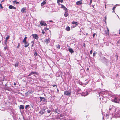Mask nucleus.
Here are the masks:
<instances>
[{
  "mask_svg": "<svg viewBox=\"0 0 120 120\" xmlns=\"http://www.w3.org/2000/svg\"><path fill=\"white\" fill-rule=\"evenodd\" d=\"M110 110H111L112 111H114L115 110V116L116 117H120V110L118 109H116L113 107L109 109Z\"/></svg>",
  "mask_w": 120,
  "mask_h": 120,
  "instance_id": "nucleus-1",
  "label": "nucleus"
},
{
  "mask_svg": "<svg viewBox=\"0 0 120 120\" xmlns=\"http://www.w3.org/2000/svg\"><path fill=\"white\" fill-rule=\"evenodd\" d=\"M47 107L45 106L44 108L41 109L39 112V113L41 115H43Z\"/></svg>",
  "mask_w": 120,
  "mask_h": 120,
  "instance_id": "nucleus-2",
  "label": "nucleus"
},
{
  "mask_svg": "<svg viewBox=\"0 0 120 120\" xmlns=\"http://www.w3.org/2000/svg\"><path fill=\"white\" fill-rule=\"evenodd\" d=\"M113 101L116 103H119L120 101V99L118 98L115 97L114 99L112 100Z\"/></svg>",
  "mask_w": 120,
  "mask_h": 120,
  "instance_id": "nucleus-3",
  "label": "nucleus"
},
{
  "mask_svg": "<svg viewBox=\"0 0 120 120\" xmlns=\"http://www.w3.org/2000/svg\"><path fill=\"white\" fill-rule=\"evenodd\" d=\"M106 98L105 97H101L100 98V100L101 101H102L104 103H106Z\"/></svg>",
  "mask_w": 120,
  "mask_h": 120,
  "instance_id": "nucleus-4",
  "label": "nucleus"
},
{
  "mask_svg": "<svg viewBox=\"0 0 120 120\" xmlns=\"http://www.w3.org/2000/svg\"><path fill=\"white\" fill-rule=\"evenodd\" d=\"M71 94V92L68 91H64V94L67 96L70 95Z\"/></svg>",
  "mask_w": 120,
  "mask_h": 120,
  "instance_id": "nucleus-5",
  "label": "nucleus"
},
{
  "mask_svg": "<svg viewBox=\"0 0 120 120\" xmlns=\"http://www.w3.org/2000/svg\"><path fill=\"white\" fill-rule=\"evenodd\" d=\"M39 98L40 99V102H41V101L43 102H45L46 100L45 97H40Z\"/></svg>",
  "mask_w": 120,
  "mask_h": 120,
  "instance_id": "nucleus-6",
  "label": "nucleus"
},
{
  "mask_svg": "<svg viewBox=\"0 0 120 120\" xmlns=\"http://www.w3.org/2000/svg\"><path fill=\"white\" fill-rule=\"evenodd\" d=\"M21 11L22 13L26 12V8L24 7L22 8L21 10Z\"/></svg>",
  "mask_w": 120,
  "mask_h": 120,
  "instance_id": "nucleus-7",
  "label": "nucleus"
},
{
  "mask_svg": "<svg viewBox=\"0 0 120 120\" xmlns=\"http://www.w3.org/2000/svg\"><path fill=\"white\" fill-rule=\"evenodd\" d=\"M32 36H33V38L36 39H38V36L36 34H33L32 35Z\"/></svg>",
  "mask_w": 120,
  "mask_h": 120,
  "instance_id": "nucleus-8",
  "label": "nucleus"
},
{
  "mask_svg": "<svg viewBox=\"0 0 120 120\" xmlns=\"http://www.w3.org/2000/svg\"><path fill=\"white\" fill-rule=\"evenodd\" d=\"M82 0H80L79 1H77L76 2V4L77 5H80L81 4H82Z\"/></svg>",
  "mask_w": 120,
  "mask_h": 120,
  "instance_id": "nucleus-9",
  "label": "nucleus"
},
{
  "mask_svg": "<svg viewBox=\"0 0 120 120\" xmlns=\"http://www.w3.org/2000/svg\"><path fill=\"white\" fill-rule=\"evenodd\" d=\"M68 50L69 51L71 54L72 53H74V51H73L72 48H69L68 49Z\"/></svg>",
  "mask_w": 120,
  "mask_h": 120,
  "instance_id": "nucleus-10",
  "label": "nucleus"
},
{
  "mask_svg": "<svg viewBox=\"0 0 120 120\" xmlns=\"http://www.w3.org/2000/svg\"><path fill=\"white\" fill-rule=\"evenodd\" d=\"M9 8L10 9H16V7H15L14 6L11 5H10L9 6Z\"/></svg>",
  "mask_w": 120,
  "mask_h": 120,
  "instance_id": "nucleus-11",
  "label": "nucleus"
},
{
  "mask_svg": "<svg viewBox=\"0 0 120 120\" xmlns=\"http://www.w3.org/2000/svg\"><path fill=\"white\" fill-rule=\"evenodd\" d=\"M24 43L25 44V45L24 46L25 47H27L29 45V43L27 42H26V43Z\"/></svg>",
  "mask_w": 120,
  "mask_h": 120,
  "instance_id": "nucleus-12",
  "label": "nucleus"
},
{
  "mask_svg": "<svg viewBox=\"0 0 120 120\" xmlns=\"http://www.w3.org/2000/svg\"><path fill=\"white\" fill-rule=\"evenodd\" d=\"M19 62H17L15 63V64L14 65L15 67H18L19 65Z\"/></svg>",
  "mask_w": 120,
  "mask_h": 120,
  "instance_id": "nucleus-13",
  "label": "nucleus"
},
{
  "mask_svg": "<svg viewBox=\"0 0 120 120\" xmlns=\"http://www.w3.org/2000/svg\"><path fill=\"white\" fill-rule=\"evenodd\" d=\"M68 15V12L67 11H65V14H64V16L65 17H67Z\"/></svg>",
  "mask_w": 120,
  "mask_h": 120,
  "instance_id": "nucleus-14",
  "label": "nucleus"
},
{
  "mask_svg": "<svg viewBox=\"0 0 120 120\" xmlns=\"http://www.w3.org/2000/svg\"><path fill=\"white\" fill-rule=\"evenodd\" d=\"M45 0L44 1H43L41 4V6H43L46 3V2L45 1V0Z\"/></svg>",
  "mask_w": 120,
  "mask_h": 120,
  "instance_id": "nucleus-15",
  "label": "nucleus"
},
{
  "mask_svg": "<svg viewBox=\"0 0 120 120\" xmlns=\"http://www.w3.org/2000/svg\"><path fill=\"white\" fill-rule=\"evenodd\" d=\"M27 38L26 37H25L24 38L23 41V42L24 43H26V39Z\"/></svg>",
  "mask_w": 120,
  "mask_h": 120,
  "instance_id": "nucleus-16",
  "label": "nucleus"
},
{
  "mask_svg": "<svg viewBox=\"0 0 120 120\" xmlns=\"http://www.w3.org/2000/svg\"><path fill=\"white\" fill-rule=\"evenodd\" d=\"M19 108L20 109H24V107L23 105H20Z\"/></svg>",
  "mask_w": 120,
  "mask_h": 120,
  "instance_id": "nucleus-17",
  "label": "nucleus"
},
{
  "mask_svg": "<svg viewBox=\"0 0 120 120\" xmlns=\"http://www.w3.org/2000/svg\"><path fill=\"white\" fill-rule=\"evenodd\" d=\"M72 24H75L76 25H78L79 24L78 23L76 22L73 21L72 22Z\"/></svg>",
  "mask_w": 120,
  "mask_h": 120,
  "instance_id": "nucleus-18",
  "label": "nucleus"
},
{
  "mask_svg": "<svg viewBox=\"0 0 120 120\" xmlns=\"http://www.w3.org/2000/svg\"><path fill=\"white\" fill-rule=\"evenodd\" d=\"M40 24L41 26H43V25L45 23V22L42 21H41L40 22Z\"/></svg>",
  "mask_w": 120,
  "mask_h": 120,
  "instance_id": "nucleus-19",
  "label": "nucleus"
},
{
  "mask_svg": "<svg viewBox=\"0 0 120 120\" xmlns=\"http://www.w3.org/2000/svg\"><path fill=\"white\" fill-rule=\"evenodd\" d=\"M66 30L68 31H69L70 30V28L68 26H67L66 28Z\"/></svg>",
  "mask_w": 120,
  "mask_h": 120,
  "instance_id": "nucleus-20",
  "label": "nucleus"
},
{
  "mask_svg": "<svg viewBox=\"0 0 120 120\" xmlns=\"http://www.w3.org/2000/svg\"><path fill=\"white\" fill-rule=\"evenodd\" d=\"M49 41V39H46L45 40V42L47 44Z\"/></svg>",
  "mask_w": 120,
  "mask_h": 120,
  "instance_id": "nucleus-21",
  "label": "nucleus"
},
{
  "mask_svg": "<svg viewBox=\"0 0 120 120\" xmlns=\"http://www.w3.org/2000/svg\"><path fill=\"white\" fill-rule=\"evenodd\" d=\"M58 108H57V109H55L54 111L55 113H58Z\"/></svg>",
  "mask_w": 120,
  "mask_h": 120,
  "instance_id": "nucleus-22",
  "label": "nucleus"
},
{
  "mask_svg": "<svg viewBox=\"0 0 120 120\" xmlns=\"http://www.w3.org/2000/svg\"><path fill=\"white\" fill-rule=\"evenodd\" d=\"M30 74H32V75L33 74L36 75L37 74V73L35 72H32L30 73Z\"/></svg>",
  "mask_w": 120,
  "mask_h": 120,
  "instance_id": "nucleus-23",
  "label": "nucleus"
},
{
  "mask_svg": "<svg viewBox=\"0 0 120 120\" xmlns=\"http://www.w3.org/2000/svg\"><path fill=\"white\" fill-rule=\"evenodd\" d=\"M63 2V0H57V3H58L59 2L62 3Z\"/></svg>",
  "mask_w": 120,
  "mask_h": 120,
  "instance_id": "nucleus-24",
  "label": "nucleus"
},
{
  "mask_svg": "<svg viewBox=\"0 0 120 120\" xmlns=\"http://www.w3.org/2000/svg\"><path fill=\"white\" fill-rule=\"evenodd\" d=\"M38 54L36 52H35L34 53V55L35 57L37 56Z\"/></svg>",
  "mask_w": 120,
  "mask_h": 120,
  "instance_id": "nucleus-25",
  "label": "nucleus"
},
{
  "mask_svg": "<svg viewBox=\"0 0 120 120\" xmlns=\"http://www.w3.org/2000/svg\"><path fill=\"white\" fill-rule=\"evenodd\" d=\"M29 105H27L25 107V109H27V108L29 107Z\"/></svg>",
  "mask_w": 120,
  "mask_h": 120,
  "instance_id": "nucleus-26",
  "label": "nucleus"
},
{
  "mask_svg": "<svg viewBox=\"0 0 120 120\" xmlns=\"http://www.w3.org/2000/svg\"><path fill=\"white\" fill-rule=\"evenodd\" d=\"M9 36H7L6 38V40H8L9 39Z\"/></svg>",
  "mask_w": 120,
  "mask_h": 120,
  "instance_id": "nucleus-27",
  "label": "nucleus"
},
{
  "mask_svg": "<svg viewBox=\"0 0 120 120\" xmlns=\"http://www.w3.org/2000/svg\"><path fill=\"white\" fill-rule=\"evenodd\" d=\"M51 111L49 109L47 110V113H50V112H51Z\"/></svg>",
  "mask_w": 120,
  "mask_h": 120,
  "instance_id": "nucleus-28",
  "label": "nucleus"
},
{
  "mask_svg": "<svg viewBox=\"0 0 120 120\" xmlns=\"http://www.w3.org/2000/svg\"><path fill=\"white\" fill-rule=\"evenodd\" d=\"M56 47L58 49H60V46L59 44L57 45H56Z\"/></svg>",
  "mask_w": 120,
  "mask_h": 120,
  "instance_id": "nucleus-29",
  "label": "nucleus"
},
{
  "mask_svg": "<svg viewBox=\"0 0 120 120\" xmlns=\"http://www.w3.org/2000/svg\"><path fill=\"white\" fill-rule=\"evenodd\" d=\"M61 8L63 9H64V8L65 7L64 5H61Z\"/></svg>",
  "mask_w": 120,
  "mask_h": 120,
  "instance_id": "nucleus-30",
  "label": "nucleus"
},
{
  "mask_svg": "<svg viewBox=\"0 0 120 120\" xmlns=\"http://www.w3.org/2000/svg\"><path fill=\"white\" fill-rule=\"evenodd\" d=\"M64 10L65 11H67L68 10V9L66 8L65 7L64 8Z\"/></svg>",
  "mask_w": 120,
  "mask_h": 120,
  "instance_id": "nucleus-31",
  "label": "nucleus"
},
{
  "mask_svg": "<svg viewBox=\"0 0 120 120\" xmlns=\"http://www.w3.org/2000/svg\"><path fill=\"white\" fill-rule=\"evenodd\" d=\"M96 52L95 53V52H94L93 54V56L94 57L95 56V55L96 54Z\"/></svg>",
  "mask_w": 120,
  "mask_h": 120,
  "instance_id": "nucleus-32",
  "label": "nucleus"
},
{
  "mask_svg": "<svg viewBox=\"0 0 120 120\" xmlns=\"http://www.w3.org/2000/svg\"><path fill=\"white\" fill-rule=\"evenodd\" d=\"M96 35V34L95 33H94L93 34V38H94V36H95Z\"/></svg>",
  "mask_w": 120,
  "mask_h": 120,
  "instance_id": "nucleus-33",
  "label": "nucleus"
},
{
  "mask_svg": "<svg viewBox=\"0 0 120 120\" xmlns=\"http://www.w3.org/2000/svg\"><path fill=\"white\" fill-rule=\"evenodd\" d=\"M7 46H5V47H4V50L5 51L6 50V49H7Z\"/></svg>",
  "mask_w": 120,
  "mask_h": 120,
  "instance_id": "nucleus-34",
  "label": "nucleus"
},
{
  "mask_svg": "<svg viewBox=\"0 0 120 120\" xmlns=\"http://www.w3.org/2000/svg\"><path fill=\"white\" fill-rule=\"evenodd\" d=\"M20 44L19 43H18V45L17 46V48H19V46H20Z\"/></svg>",
  "mask_w": 120,
  "mask_h": 120,
  "instance_id": "nucleus-35",
  "label": "nucleus"
},
{
  "mask_svg": "<svg viewBox=\"0 0 120 120\" xmlns=\"http://www.w3.org/2000/svg\"><path fill=\"white\" fill-rule=\"evenodd\" d=\"M92 0H90V1L89 3V5H90L92 3Z\"/></svg>",
  "mask_w": 120,
  "mask_h": 120,
  "instance_id": "nucleus-36",
  "label": "nucleus"
},
{
  "mask_svg": "<svg viewBox=\"0 0 120 120\" xmlns=\"http://www.w3.org/2000/svg\"><path fill=\"white\" fill-rule=\"evenodd\" d=\"M7 40H5V44H6V45L7 44Z\"/></svg>",
  "mask_w": 120,
  "mask_h": 120,
  "instance_id": "nucleus-37",
  "label": "nucleus"
},
{
  "mask_svg": "<svg viewBox=\"0 0 120 120\" xmlns=\"http://www.w3.org/2000/svg\"><path fill=\"white\" fill-rule=\"evenodd\" d=\"M109 31H106V33L107 34H109Z\"/></svg>",
  "mask_w": 120,
  "mask_h": 120,
  "instance_id": "nucleus-38",
  "label": "nucleus"
},
{
  "mask_svg": "<svg viewBox=\"0 0 120 120\" xmlns=\"http://www.w3.org/2000/svg\"><path fill=\"white\" fill-rule=\"evenodd\" d=\"M90 54H92V50H91L90 52Z\"/></svg>",
  "mask_w": 120,
  "mask_h": 120,
  "instance_id": "nucleus-39",
  "label": "nucleus"
},
{
  "mask_svg": "<svg viewBox=\"0 0 120 120\" xmlns=\"http://www.w3.org/2000/svg\"><path fill=\"white\" fill-rule=\"evenodd\" d=\"M115 56L116 57L117 59V60L118 59V56L116 54L115 55Z\"/></svg>",
  "mask_w": 120,
  "mask_h": 120,
  "instance_id": "nucleus-40",
  "label": "nucleus"
},
{
  "mask_svg": "<svg viewBox=\"0 0 120 120\" xmlns=\"http://www.w3.org/2000/svg\"><path fill=\"white\" fill-rule=\"evenodd\" d=\"M43 25L45 26H47V24H46V23L45 22V23H44V24Z\"/></svg>",
  "mask_w": 120,
  "mask_h": 120,
  "instance_id": "nucleus-41",
  "label": "nucleus"
},
{
  "mask_svg": "<svg viewBox=\"0 0 120 120\" xmlns=\"http://www.w3.org/2000/svg\"><path fill=\"white\" fill-rule=\"evenodd\" d=\"M0 6L1 8H3V7L2 6V5L1 4H0Z\"/></svg>",
  "mask_w": 120,
  "mask_h": 120,
  "instance_id": "nucleus-42",
  "label": "nucleus"
},
{
  "mask_svg": "<svg viewBox=\"0 0 120 120\" xmlns=\"http://www.w3.org/2000/svg\"><path fill=\"white\" fill-rule=\"evenodd\" d=\"M116 7L115 6L113 8L112 10H114L115 8Z\"/></svg>",
  "mask_w": 120,
  "mask_h": 120,
  "instance_id": "nucleus-43",
  "label": "nucleus"
},
{
  "mask_svg": "<svg viewBox=\"0 0 120 120\" xmlns=\"http://www.w3.org/2000/svg\"><path fill=\"white\" fill-rule=\"evenodd\" d=\"M110 115V114H109L108 113H107V114H106V116H109Z\"/></svg>",
  "mask_w": 120,
  "mask_h": 120,
  "instance_id": "nucleus-44",
  "label": "nucleus"
},
{
  "mask_svg": "<svg viewBox=\"0 0 120 120\" xmlns=\"http://www.w3.org/2000/svg\"><path fill=\"white\" fill-rule=\"evenodd\" d=\"M17 1L16 0H15L13 1V3L14 4L15 3V2Z\"/></svg>",
  "mask_w": 120,
  "mask_h": 120,
  "instance_id": "nucleus-45",
  "label": "nucleus"
},
{
  "mask_svg": "<svg viewBox=\"0 0 120 120\" xmlns=\"http://www.w3.org/2000/svg\"><path fill=\"white\" fill-rule=\"evenodd\" d=\"M53 87H54L55 86H56V87H57V85H53Z\"/></svg>",
  "mask_w": 120,
  "mask_h": 120,
  "instance_id": "nucleus-46",
  "label": "nucleus"
},
{
  "mask_svg": "<svg viewBox=\"0 0 120 120\" xmlns=\"http://www.w3.org/2000/svg\"><path fill=\"white\" fill-rule=\"evenodd\" d=\"M78 91H80V90H81L79 88H78Z\"/></svg>",
  "mask_w": 120,
  "mask_h": 120,
  "instance_id": "nucleus-47",
  "label": "nucleus"
},
{
  "mask_svg": "<svg viewBox=\"0 0 120 120\" xmlns=\"http://www.w3.org/2000/svg\"><path fill=\"white\" fill-rule=\"evenodd\" d=\"M48 28H46V30H48Z\"/></svg>",
  "mask_w": 120,
  "mask_h": 120,
  "instance_id": "nucleus-48",
  "label": "nucleus"
},
{
  "mask_svg": "<svg viewBox=\"0 0 120 120\" xmlns=\"http://www.w3.org/2000/svg\"><path fill=\"white\" fill-rule=\"evenodd\" d=\"M76 26H73V27L74 28Z\"/></svg>",
  "mask_w": 120,
  "mask_h": 120,
  "instance_id": "nucleus-49",
  "label": "nucleus"
},
{
  "mask_svg": "<svg viewBox=\"0 0 120 120\" xmlns=\"http://www.w3.org/2000/svg\"><path fill=\"white\" fill-rule=\"evenodd\" d=\"M49 21L50 22H53V21H52V20H49Z\"/></svg>",
  "mask_w": 120,
  "mask_h": 120,
  "instance_id": "nucleus-50",
  "label": "nucleus"
},
{
  "mask_svg": "<svg viewBox=\"0 0 120 120\" xmlns=\"http://www.w3.org/2000/svg\"><path fill=\"white\" fill-rule=\"evenodd\" d=\"M42 34H44V33H45V32H44L43 31L42 32Z\"/></svg>",
  "mask_w": 120,
  "mask_h": 120,
  "instance_id": "nucleus-51",
  "label": "nucleus"
},
{
  "mask_svg": "<svg viewBox=\"0 0 120 120\" xmlns=\"http://www.w3.org/2000/svg\"><path fill=\"white\" fill-rule=\"evenodd\" d=\"M31 43H32V44H34V42L33 41H32V42H31Z\"/></svg>",
  "mask_w": 120,
  "mask_h": 120,
  "instance_id": "nucleus-52",
  "label": "nucleus"
},
{
  "mask_svg": "<svg viewBox=\"0 0 120 120\" xmlns=\"http://www.w3.org/2000/svg\"><path fill=\"white\" fill-rule=\"evenodd\" d=\"M32 75V74H30V73L28 75V76H30V75Z\"/></svg>",
  "mask_w": 120,
  "mask_h": 120,
  "instance_id": "nucleus-53",
  "label": "nucleus"
},
{
  "mask_svg": "<svg viewBox=\"0 0 120 120\" xmlns=\"http://www.w3.org/2000/svg\"><path fill=\"white\" fill-rule=\"evenodd\" d=\"M57 90L58 92H59V90L57 88Z\"/></svg>",
  "mask_w": 120,
  "mask_h": 120,
  "instance_id": "nucleus-54",
  "label": "nucleus"
},
{
  "mask_svg": "<svg viewBox=\"0 0 120 120\" xmlns=\"http://www.w3.org/2000/svg\"><path fill=\"white\" fill-rule=\"evenodd\" d=\"M83 46L84 47H85V44H84L83 45Z\"/></svg>",
  "mask_w": 120,
  "mask_h": 120,
  "instance_id": "nucleus-55",
  "label": "nucleus"
},
{
  "mask_svg": "<svg viewBox=\"0 0 120 120\" xmlns=\"http://www.w3.org/2000/svg\"><path fill=\"white\" fill-rule=\"evenodd\" d=\"M14 85H16V83H14Z\"/></svg>",
  "mask_w": 120,
  "mask_h": 120,
  "instance_id": "nucleus-56",
  "label": "nucleus"
},
{
  "mask_svg": "<svg viewBox=\"0 0 120 120\" xmlns=\"http://www.w3.org/2000/svg\"><path fill=\"white\" fill-rule=\"evenodd\" d=\"M16 4H18V3H19V2H16Z\"/></svg>",
  "mask_w": 120,
  "mask_h": 120,
  "instance_id": "nucleus-57",
  "label": "nucleus"
},
{
  "mask_svg": "<svg viewBox=\"0 0 120 120\" xmlns=\"http://www.w3.org/2000/svg\"><path fill=\"white\" fill-rule=\"evenodd\" d=\"M87 70H89V68H87Z\"/></svg>",
  "mask_w": 120,
  "mask_h": 120,
  "instance_id": "nucleus-58",
  "label": "nucleus"
},
{
  "mask_svg": "<svg viewBox=\"0 0 120 120\" xmlns=\"http://www.w3.org/2000/svg\"><path fill=\"white\" fill-rule=\"evenodd\" d=\"M119 31H120V32H119V34H120V30H119Z\"/></svg>",
  "mask_w": 120,
  "mask_h": 120,
  "instance_id": "nucleus-59",
  "label": "nucleus"
},
{
  "mask_svg": "<svg viewBox=\"0 0 120 120\" xmlns=\"http://www.w3.org/2000/svg\"><path fill=\"white\" fill-rule=\"evenodd\" d=\"M107 31H109V29H108V28H107Z\"/></svg>",
  "mask_w": 120,
  "mask_h": 120,
  "instance_id": "nucleus-60",
  "label": "nucleus"
},
{
  "mask_svg": "<svg viewBox=\"0 0 120 120\" xmlns=\"http://www.w3.org/2000/svg\"><path fill=\"white\" fill-rule=\"evenodd\" d=\"M113 11H112V12H115V11L114 10H113Z\"/></svg>",
  "mask_w": 120,
  "mask_h": 120,
  "instance_id": "nucleus-61",
  "label": "nucleus"
},
{
  "mask_svg": "<svg viewBox=\"0 0 120 120\" xmlns=\"http://www.w3.org/2000/svg\"><path fill=\"white\" fill-rule=\"evenodd\" d=\"M33 44H32V46H33Z\"/></svg>",
  "mask_w": 120,
  "mask_h": 120,
  "instance_id": "nucleus-62",
  "label": "nucleus"
},
{
  "mask_svg": "<svg viewBox=\"0 0 120 120\" xmlns=\"http://www.w3.org/2000/svg\"><path fill=\"white\" fill-rule=\"evenodd\" d=\"M105 19H106V17H105Z\"/></svg>",
  "mask_w": 120,
  "mask_h": 120,
  "instance_id": "nucleus-63",
  "label": "nucleus"
},
{
  "mask_svg": "<svg viewBox=\"0 0 120 120\" xmlns=\"http://www.w3.org/2000/svg\"><path fill=\"white\" fill-rule=\"evenodd\" d=\"M93 7H94V6H93Z\"/></svg>",
  "mask_w": 120,
  "mask_h": 120,
  "instance_id": "nucleus-64",
  "label": "nucleus"
}]
</instances>
